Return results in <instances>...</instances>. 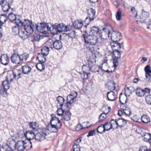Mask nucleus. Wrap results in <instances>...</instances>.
<instances>
[{"label":"nucleus","instance_id":"6e6d98bb","mask_svg":"<svg viewBox=\"0 0 151 151\" xmlns=\"http://www.w3.org/2000/svg\"><path fill=\"white\" fill-rule=\"evenodd\" d=\"M90 74L88 73H84L81 75V78L83 80L87 79L88 77V74Z\"/></svg>","mask_w":151,"mask_h":151},{"label":"nucleus","instance_id":"f257e3e1","mask_svg":"<svg viewBox=\"0 0 151 151\" xmlns=\"http://www.w3.org/2000/svg\"><path fill=\"white\" fill-rule=\"evenodd\" d=\"M50 25L52 27V29H51V27H50L47 23L45 22L40 23L38 25V31L44 33L50 31L52 34L55 35L58 32H62L66 29V26L63 23H55Z\"/></svg>","mask_w":151,"mask_h":151},{"label":"nucleus","instance_id":"393cba45","mask_svg":"<svg viewBox=\"0 0 151 151\" xmlns=\"http://www.w3.org/2000/svg\"><path fill=\"white\" fill-rule=\"evenodd\" d=\"M16 75L13 71H10L7 74L6 76L7 79V80L10 81V82H11L13 81V79L16 78Z\"/></svg>","mask_w":151,"mask_h":151},{"label":"nucleus","instance_id":"774afa93","mask_svg":"<svg viewBox=\"0 0 151 151\" xmlns=\"http://www.w3.org/2000/svg\"><path fill=\"white\" fill-rule=\"evenodd\" d=\"M81 141V139L80 138H78L74 142V145H79V143H80Z\"/></svg>","mask_w":151,"mask_h":151},{"label":"nucleus","instance_id":"37998d69","mask_svg":"<svg viewBox=\"0 0 151 151\" xmlns=\"http://www.w3.org/2000/svg\"><path fill=\"white\" fill-rule=\"evenodd\" d=\"M122 12L121 9H119L116 15V19L118 21H119L121 20L122 17Z\"/></svg>","mask_w":151,"mask_h":151},{"label":"nucleus","instance_id":"7c9ffc66","mask_svg":"<svg viewBox=\"0 0 151 151\" xmlns=\"http://www.w3.org/2000/svg\"><path fill=\"white\" fill-rule=\"evenodd\" d=\"M52 123V124H58L59 125V126H61V123L60 121L56 117H52L51 119L50 120V123Z\"/></svg>","mask_w":151,"mask_h":151},{"label":"nucleus","instance_id":"2f4dec72","mask_svg":"<svg viewBox=\"0 0 151 151\" xmlns=\"http://www.w3.org/2000/svg\"><path fill=\"white\" fill-rule=\"evenodd\" d=\"M29 57V55L26 52L24 53L19 55V61H21L24 60H26Z\"/></svg>","mask_w":151,"mask_h":151},{"label":"nucleus","instance_id":"0eeeda50","mask_svg":"<svg viewBox=\"0 0 151 151\" xmlns=\"http://www.w3.org/2000/svg\"><path fill=\"white\" fill-rule=\"evenodd\" d=\"M9 19L11 22L15 21V22L18 27H23V22L20 19V16L18 15L17 17L15 15L10 13L9 14L8 16Z\"/></svg>","mask_w":151,"mask_h":151},{"label":"nucleus","instance_id":"473e14b6","mask_svg":"<svg viewBox=\"0 0 151 151\" xmlns=\"http://www.w3.org/2000/svg\"><path fill=\"white\" fill-rule=\"evenodd\" d=\"M127 114L131 119L135 122H138L140 117L137 115H134V114Z\"/></svg>","mask_w":151,"mask_h":151},{"label":"nucleus","instance_id":"72a5a7b5","mask_svg":"<svg viewBox=\"0 0 151 151\" xmlns=\"http://www.w3.org/2000/svg\"><path fill=\"white\" fill-rule=\"evenodd\" d=\"M91 31L90 32V34H93L95 35V34H99V28L97 27L93 26L91 28Z\"/></svg>","mask_w":151,"mask_h":151},{"label":"nucleus","instance_id":"2eb2a0df","mask_svg":"<svg viewBox=\"0 0 151 151\" xmlns=\"http://www.w3.org/2000/svg\"><path fill=\"white\" fill-rule=\"evenodd\" d=\"M141 136L143 141L149 142L151 145V134L150 133L143 132L141 134Z\"/></svg>","mask_w":151,"mask_h":151},{"label":"nucleus","instance_id":"864d4df0","mask_svg":"<svg viewBox=\"0 0 151 151\" xmlns=\"http://www.w3.org/2000/svg\"><path fill=\"white\" fill-rule=\"evenodd\" d=\"M145 73H151V68L150 65L145 66L144 68Z\"/></svg>","mask_w":151,"mask_h":151},{"label":"nucleus","instance_id":"423d86ee","mask_svg":"<svg viewBox=\"0 0 151 151\" xmlns=\"http://www.w3.org/2000/svg\"><path fill=\"white\" fill-rule=\"evenodd\" d=\"M49 134V131L47 129L45 130L38 132L35 134V139L38 142H40L44 140Z\"/></svg>","mask_w":151,"mask_h":151},{"label":"nucleus","instance_id":"09e8293b","mask_svg":"<svg viewBox=\"0 0 151 151\" xmlns=\"http://www.w3.org/2000/svg\"><path fill=\"white\" fill-rule=\"evenodd\" d=\"M131 11L132 12V16L134 17H136L137 16V12L134 7H132L131 9Z\"/></svg>","mask_w":151,"mask_h":151},{"label":"nucleus","instance_id":"8fccbe9b","mask_svg":"<svg viewBox=\"0 0 151 151\" xmlns=\"http://www.w3.org/2000/svg\"><path fill=\"white\" fill-rule=\"evenodd\" d=\"M106 114H101L99 117V121H102L104 120L106 117Z\"/></svg>","mask_w":151,"mask_h":151},{"label":"nucleus","instance_id":"49530a36","mask_svg":"<svg viewBox=\"0 0 151 151\" xmlns=\"http://www.w3.org/2000/svg\"><path fill=\"white\" fill-rule=\"evenodd\" d=\"M125 95L126 97L129 96L132 94L128 87L124 88Z\"/></svg>","mask_w":151,"mask_h":151},{"label":"nucleus","instance_id":"4c0bfd02","mask_svg":"<svg viewBox=\"0 0 151 151\" xmlns=\"http://www.w3.org/2000/svg\"><path fill=\"white\" fill-rule=\"evenodd\" d=\"M6 4H5L4 5H3L2 6V9L4 12H8L9 11V10L11 8L9 6V4L7 3L6 1Z\"/></svg>","mask_w":151,"mask_h":151},{"label":"nucleus","instance_id":"c9c22d12","mask_svg":"<svg viewBox=\"0 0 151 151\" xmlns=\"http://www.w3.org/2000/svg\"><path fill=\"white\" fill-rule=\"evenodd\" d=\"M141 120L144 123H147L150 122V118L146 115H143L141 116Z\"/></svg>","mask_w":151,"mask_h":151},{"label":"nucleus","instance_id":"0e129e2a","mask_svg":"<svg viewBox=\"0 0 151 151\" xmlns=\"http://www.w3.org/2000/svg\"><path fill=\"white\" fill-rule=\"evenodd\" d=\"M18 27L17 26H14L12 27V31L13 32L15 33H17L19 32Z\"/></svg>","mask_w":151,"mask_h":151},{"label":"nucleus","instance_id":"f03ea898","mask_svg":"<svg viewBox=\"0 0 151 151\" xmlns=\"http://www.w3.org/2000/svg\"><path fill=\"white\" fill-rule=\"evenodd\" d=\"M113 55L112 56L113 61V66L114 67V70L109 71V70H106L105 67H108V65L107 60H104L102 64L101 67H100L103 71L107 73H112L116 69V67L118 65L119 63L118 60L121 58V54L120 52L117 49H114L113 51Z\"/></svg>","mask_w":151,"mask_h":151},{"label":"nucleus","instance_id":"9d476101","mask_svg":"<svg viewBox=\"0 0 151 151\" xmlns=\"http://www.w3.org/2000/svg\"><path fill=\"white\" fill-rule=\"evenodd\" d=\"M110 32L108 28H104L102 29H101L99 31V35L100 37L103 39L106 40L110 36Z\"/></svg>","mask_w":151,"mask_h":151},{"label":"nucleus","instance_id":"5701e85b","mask_svg":"<svg viewBox=\"0 0 151 151\" xmlns=\"http://www.w3.org/2000/svg\"><path fill=\"white\" fill-rule=\"evenodd\" d=\"M119 41L113 42H111L110 45L112 49H114L117 48L118 49H121L123 47V43H119Z\"/></svg>","mask_w":151,"mask_h":151},{"label":"nucleus","instance_id":"ddd939ff","mask_svg":"<svg viewBox=\"0 0 151 151\" xmlns=\"http://www.w3.org/2000/svg\"><path fill=\"white\" fill-rule=\"evenodd\" d=\"M16 144L15 141L14 140H12L7 142V143L4 145L2 148L5 150H12L16 148Z\"/></svg>","mask_w":151,"mask_h":151},{"label":"nucleus","instance_id":"bf43d9fd","mask_svg":"<svg viewBox=\"0 0 151 151\" xmlns=\"http://www.w3.org/2000/svg\"><path fill=\"white\" fill-rule=\"evenodd\" d=\"M124 113H131L132 111L130 109L127 107H125V109H123Z\"/></svg>","mask_w":151,"mask_h":151},{"label":"nucleus","instance_id":"1a4fd4ad","mask_svg":"<svg viewBox=\"0 0 151 151\" xmlns=\"http://www.w3.org/2000/svg\"><path fill=\"white\" fill-rule=\"evenodd\" d=\"M93 58H90L89 60V65L91 66V72H99V67L95 64L96 61V57L94 55H93Z\"/></svg>","mask_w":151,"mask_h":151},{"label":"nucleus","instance_id":"f704fd0d","mask_svg":"<svg viewBox=\"0 0 151 151\" xmlns=\"http://www.w3.org/2000/svg\"><path fill=\"white\" fill-rule=\"evenodd\" d=\"M36 65V67L37 69L40 71H41L45 69V66L43 62H40Z\"/></svg>","mask_w":151,"mask_h":151},{"label":"nucleus","instance_id":"a19ab883","mask_svg":"<svg viewBox=\"0 0 151 151\" xmlns=\"http://www.w3.org/2000/svg\"><path fill=\"white\" fill-rule=\"evenodd\" d=\"M104 125L106 131H109L112 129L110 122H107Z\"/></svg>","mask_w":151,"mask_h":151},{"label":"nucleus","instance_id":"6ab92c4d","mask_svg":"<svg viewBox=\"0 0 151 151\" xmlns=\"http://www.w3.org/2000/svg\"><path fill=\"white\" fill-rule=\"evenodd\" d=\"M107 96L108 100L113 101L117 98V93L113 91H111L108 92Z\"/></svg>","mask_w":151,"mask_h":151},{"label":"nucleus","instance_id":"dca6fc26","mask_svg":"<svg viewBox=\"0 0 151 151\" xmlns=\"http://www.w3.org/2000/svg\"><path fill=\"white\" fill-rule=\"evenodd\" d=\"M24 136L26 138V139L30 141L33 139L35 137V134L32 130L26 131V133H24Z\"/></svg>","mask_w":151,"mask_h":151},{"label":"nucleus","instance_id":"680f3d73","mask_svg":"<svg viewBox=\"0 0 151 151\" xmlns=\"http://www.w3.org/2000/svg\"><path fill=\"white\" fill-rule=\"evenodd\" d=\"M139 151H150V150H148L147 147L144 146L141 147Z\"/></svg>","mask_w":151,"mask_h":151},{"label":"nucleus","instance_id":"c03bdc74","mask_svg":"<svg viewBox=\"0 0 151 151\" xmlns=\"http://www.w3.org/2000/svg\"><path fill=\"white\" fill-rule=\"evenodd\" d=\"M117 119L114 120V119H111L110 121V123L112 128L113 127H115L116 129H118L117 124Z\"/></svg>","mask_w":151,"mask_h":151},{"label":"nucleus","instance_id":"de8ad7c7","mask_svg":"<svg viewBox=\"0 0 151 151\" xmlns=\"http://www.w3.org/2000/svg\"><path fill=\"white\" fill-rule=\"evenodd\" d=\"M33 42L34 41H38L40 39V36L37 34L35 35L33 34Z\"/></svg>","mask_w":151,"mask_h":151},{"label":"nucleus","instance_id":"a211bd4d","mask_svg":"<svg viewBox=\"0 0 151 151\" xmlns=\"http://www.w3.org/2000/svg\"><path fill=\"white\" fill-rule=\"evenodd\" d=\"M72 24L75 29H79L83 25V22L81 19H78L75 20Z\"/></svg>","mask_w":151,"mask_h":151},{"label":"nucleus","instance_id":"e2e57ef3","mask_svg":"<svg viewBox=\"0 0 151 151\" xmlns=\"http://www.w3.org/2000/svg\"><path fill=\"white\" fill-rule=\"evenodd\" d=\"M83 125H85V127L84 126L83 127V129L87 128H88L91 127V124H90V123L88 122H85L83 123Z\"/></svg>","mask_w":151,"mask_h":151},{"label":"nucleus","instance_id":"cd10ccee","mask_svg":"<svg viewBox=\"0 0 151 151\" xmlns=\"http://www.w3.org/2000/svg\"><path fill=\"white\" fill-rule=\"evenodd\" d=\"M89 60L88 62V63L86 65H84L82 67V69L84 73H90L91 72V66L89 65Z\"/></svg>","mask_w":151,"mask_h":151},{"label":"nucleus","instance_id":"ea45409f","mask_svg":"<svg viewBox=\"0 0 151 151\" xmlns=\"http://www.w3.org/2000/svg\"><path fill=\"white\" fill-rule=\"evenodd\" d=\"M29 125L30 129L34 130H36L37 129V127L38 126L36 122H31L29 123Z\"/></svg>","mask_w":151,"mask_h":151},{"label":"nucleus","instance_id":"4be33fe9","mask_svg":"<svg viewBox=\"0 0 151 151\" xmlns=\"http://www.w3.org/2000/svg\"><path fill=\"white\" fill-rule=\"evenodd\" d=\"M0 60L1 63L5 65H6L9 63V59L8 56L5 54H2L1 56Z\"/></svg>","mask_w":151,"mask_h":151},{"label":"nucleus","instance_id":"a18cd8bd","mask_svg":"<svg viewBox=\"0 0 151 151\" xmlns=\"http://www.w3.org/2000/svg\"><path fill=\"white\" fill-rule=\"evenodd\" d=\"M145 100L147 104L151 105V94H149L146 96Z\"/></svg>","mask_w":151,"mask_h":151},{"label":"nucleus","instance_id":"e433bc0d","mask_svg":"<svg viewBox=\"0 0 151 151\" xmlns=\"http://www.w3.org/2000/svg\"><path fill=\"white\" fill-rule=\"evenodd\" d=\"M8 19L6 15L4 14L0 15V22L3 24H4Z\"/></svg>","mask_w":151,"mask_h":151},{"label":"nucleus","instance_id":"603ef678","mask_svg":"<svg viewBox=\"0 0 151 151\" xmlns=\"http://www.w3.org/2000/svg\"><path fill=\"white\" fill-rule=\"evenodd\" d=\"M81 147L79 145H74L73 147V151H80Z\"/></svg>","mask_w":151,"mask_h":151},{"label":"nucleus","instance_id":"c85d7f7f","mask_svg":"<svg viewBox=\"0 0 151 151\" xmlns=\"http://www.w3.org/2000/svg\"><path fill=\"white\" fill-rule=\"evenodd\" d=\"M117 124L118 127H124L126 124V121L123 119L120 118L117 120Z\"/></svg>","mask_w":151,"mask_h":151},{"label":"nucleus","instance_id":"bb28decb","mask_svg":"<svg viewBox=\"0 0 151 151\" xmlns=\"http://www.w3.org/2000/svg\"><path fill=\"white\" fill-rule=\"evenodd\" d=\"M52 44L53 48L56 50H60L62 47V43L59 40H55V42L52 43Z\"/></svg>","mask_w":151,"mask_h":151},{"label":"nucleus","instance_id":"39448f33","mask_svg":"<svg viewBox=\"0 0 151 151\" xmlns=\"http://www.w3.org/2000/svg\"><path fill=\"white\" fill-rule=\"evenodd\" d=\"M50 51L49 48L47 46H44L41 50V53H37L38 56L37 57V58L39 60L40 62L45 63L46 61V58L45 57H46Z\"/></svg>","mask_w":151,"mask_h":151},{"label":"nucleus","instance_id":"c756f323","mask_svg":"<svg viewBox=\"0 0 151 151\" xmlns=\"http://www.w3.org/2000/svg\"><path fill=\"white\" fill-rule=\"evenodd\" d=\"M136 92L137 95L138 96L142 97L145 95L144 90L140 88H137L136 89Z\"/></svg>","mask_w":151,"mask_h":151},{"label":"nucleus","instance_id":"7ed1b4c3","mask_svg":"<svg viewBox=\"0 0 151 151\" xmlns=\"http://www.w3.org/2000/svg\"><path fill=\"white\" fill-rule=\"evenodd\" d=\"M82 37L84 39L86 48L88 46L94 45L98 42V38L96 35L90 34L88 35L87 31H85V34L83 35Z\"/></svg>","mask_w":151,"mask_h":151},{"label":"nucleus","instance_id":"13d9d810","mask_svg":"<svg viewBox=\"0 0 151 151\" xmlns=\"http://www.w3.org/2000/svg\"><path fill=\"white\" fill-rule=\"evenodd\" d=\"M91 21L90 20V19L88 17L86 18V19L84 20V23L86 24L85 27H86L88 25L90 22Z\"/></svg>","mask_w":151,"mask_h":151},{"label":"nucleus","instance_id":"79ce46f5","mask_svg":"<svg viewBox=\"0 0 151 151\" xmlns=\"http://www.w3.org/2000/svg\"><path fill=\"white\" fill-rule=\"evenodd\" d=\"M57 101L58 102V103L60 104V106L62 107L63 105V102H64V99L60 96H58L57 99Z\"/></svg>","mask_w":151,"mask_h":151},{"label":"nucleus","instance_id":"3c124183","mask_svg":"<svg viewBox=\"0 0 151 151\" xmlns=\"http://www.w3.org/2000/svg\"><path fill=\"white\" fill-rule=\"evenodd\" d=\"M105 109H106L105 111H103L102 113H109L111 110V108L109 106L104 107L102 108L103 110H104Z\"/></svg>","mask_w":151,"mask_h":151},{"label":"nucleus","instance_id":"338daca9","mask_svg":"<svg viewBox=\"0 0 151 151\" xmlns=\"http://www.w3.org/2000/svg\"><path fill=\"white\" fill-rule=\"evenodd\" d=\"M60 107V108L58 109L57 110V113H58L59 112H62V113H64L65 112V111L63 108L62 107Z\"/></svg>","mask_w":151,"mask_h":151},{"label":"nucleus","instance_id":"4d7b16f0","mask_svg":"<svg viewBox=\"0 0 151 151\" xmlns=\"http://www.w3.org/2000/svg\"><path fill=\"white\" fill-rule=\"evenodd\" d=\"M145 77L148 79V81L150 82L151 81V73H145Z\"/></svg>","mask_w":151,"mask_h":151},{"label":"nucleus","instance_id":"6e6552de","mask_svg":"<svg viewBox=\"0 0 151 151\" xmlns=\"http://www.w3.org/2000/svg\"><path fill=\"white\" fill-rule=\"evenodd\" d=\"M77 92L73 91L67 97V107L71 108V104L73 103L74 99L77 97Z\"/></svg>","mask_w":151,"mask_h":151},{"label":"nucleus","instance_id":"69168bd1","mask_svg":"<svg viewBox=\"0 0 151 151\" xmlns=\"http://www.w3.org/2000/svg\"><path fill=\"white\" fill-rule=\"evenodd\" d=\"M96 131L95 129H93L89 132L88 134L87 135L88 137L93 136L95 133Z\"/></svg>","mask_w":151,"mask_h":151},{"label":"nucleus","instance_id":"052dcab7","mask_svg":"<svg viewBox=\"0 0 151 151\" xmlns=\"http://www.w3.org/2000/svg\"><path fill=\"white\" fill-rule=\"evenodd\" d=\"M142 14L145 17H148L149 16V13L145 11L144 9H142Z\"/></svg>","mask_w":151,"mask_h":151},{"label":"nucleus","instance_id":"aec40b11","mask_svg":"<svg viewBox=\"0 0 151 151\" xmlns=\"http://www.w3.org/2000/svg\"><path fill=\"white\" fill-rule=\"evenodd\" d=\"M88 18L91 21H93L96 18V11L95 9L92 8L89 9L88 10Z\"/></svg>","mask_w":151,"mask_h":151},{"label":"nucleus","instance_id":"4468645a","mask_svg":"<svg viewBox=\"0 0 151 151\" xmlns=\"http://www.w3.org/2000/svg\"><path fill=\"white\" fill-rule=\"evenodd\" d=\"M111 37L112 41H119L122 38L121 33L117 31L111 33Z\"/></svg>","mask_w":151,"mask_h":151},{"label":"nucleus","instance_id":"f8f14e48","mask_svg":"<svg viewBox=\"0 0 151 151\" xmlns=\"http://www.w3.org/2000/svg\"><path fill=\"white\" fill-rule=\"evenodd\" d=\"M31 146L29 148L25 146V145L26 144L24 141L20 140L18 141L16 144V148H17V150L19 151H22L24 149H26L27 150L30 149L32 147V143L30 141H29Z\"/></svg>","mask_w":151,"mask_h":151},{"label":"nucleus","instance_id":"a878e982","mask_svg":"<svg viewBox=\"0 0 151 151\" xmlns=\"http://www.w3.org/2000/svg\"><path fill=\"white\" fill-rule=\"evenodd\" d=\"M31 68L28 65H26L22 66V72L24 74L27 75L29 74L31 72Z\"/></svg>","mask_w":151,"mask_h":151},{"label":"nucleus","instance_id":"58836bf2","mask_svg":"<svg viewBox=\"0 0 151 151\" xmlns=\"http://www.w3.org/2000/svg\"><path fill=\"white\" fill-rule=\"evenodd\" d=\"M97 131L98 133L101 134H102L106 130L104 127V125L102 124L99 126L97 129Z\"/></svg>","mask_w":151,"mask_h":151},{"label":"nucleus","instance_id":"9b49d317","mask_svg":"<svg viewBox=\"0 0 151 151\" xmlns=\"http://www.w3.org/2000/svg\"><path fill=\"white\" fill-rule=\"evenodd\" d=\"M87 48L92 53V55L90 57V58H93V55H95L96 58L99 52V50L100 49L99 47L97 45H92V46H88Z\"/></svg>","mask_w":151,"mask_h":151},{"label":"nucleus","instance_id":"b1692460","mask_svg":"<svg viewBox=\"0 0 151 151\" xmlns=\"http://www.w3.org/2000/svg\"><path fill=\"white\" fill-rule=\"evenodd\" d=\"M19 54L13 53L11 58L12 62L13 63L18 64H19L20 61L19 60Z\"/></svg>","mask_w":151,"mask_h":151},{"label":"nucleus","instance_id":"f3484780","mask_svg":"<svg viewBox=\"0 0 151 151\" xmlns=\"http://www.w3.org/2000/svg\"><path fill=\"white\" fill-rule=\"evenodd\" d=\"M50 127H49L48 126H47L46 128L47 129V130L53 132H56L58 128H60L61 126H59L58 124H52V123H50Z\"/></svg>","mask_w":151,"mask_h":151},{"label":"nucleus","instance_id":"20e7f679","mask_svg":"<svg viewBox=\"0 0 151 151\" xmlns=\"http://www.w3.org/2000/svg\"><path fill=\"white\" fill-rule=\"evenodd\" d=\"M23 22V27H24L25 30L27 32L31 33L34 30L38 31V25L32 22V21L28 19H24Z\"/></svg>","mask_w":151,"mask_h":151},{"label":"nucleus","instance_id":"412c9836","mask_svg":"<svg viewBox=\"0 0 151 151\" xmlns=\"http://www.w3.org/2000/svg\"><path fill=\"white\" fill-rule=\"evenodd\" d=\"M67 35L69 38L73 39L76 38L77 36L75 31L70 29L68 26L67 25Z\"/></svg>","mask_w":151,"mask_h":151},{"label":"nucleus","instance_id":"5fc2aeb1","mask_svg":"<svg viewBox=\"0 0 151 151\" xmlns=\"http://www.w3.org/2000/svg\"><path fill=\"white\" fill-rule=\"evenodd\" d=\"M85 127V125L83 126V125H82L81 123H79L77 125V126L76 127V130H79L81 129H83V127Z\"/></svg>","mask_w":151,"mask_h":151}]
</instances>
